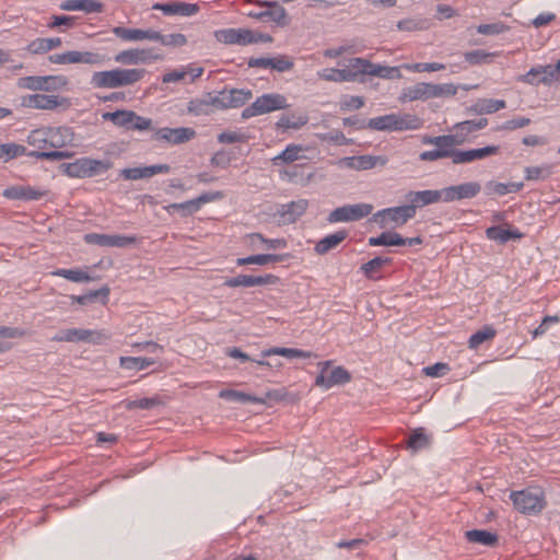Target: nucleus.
Listing matches in <instances>:
<instances>
[{
	"mask_svg": "<svg viewBox=\"0 0 560 560\" xmlns=\"http://www.w3.org/2000/svg\"><path fill=\"white\" fill-rule=\"evenodd\" d=\"M303 151H304V149L300 144H289L280 154L272 158L271 162L275 166H279L283 163H285V164L293 163L303 158L301 155V153Z\"/></svg>",
	"mask_w": 560,
	"mask_h": 560,
	"instance_id": "ea45409f",
	"label": "nucleus"
},
{
	"mask_svg": "<svg viewBox=\"0 0 560 560\" xmlns=\"http://www.w3.org/2000/svg\"><path fill=\"white\" fill-rule=\"evenodd\" d=\"M125 405V408L127 410H133V409H144L149 410L152 409L161 404V399L155 397L150 398H141V399H133V400H125L122 402Z\"/></svg>",
	"mask_w": 560,
	"mask_h": 560,
	"instance_id": "bf43d9fd",
	"label": "nucleus"
},
{
	"mask_svg": "<svg viewBox=\"0 0 560 560\" xmlns=\"http://www.w3.org/2000/svg\"><path fill=\"white\" fill-rule=\"evenodd\" d=\"M420 127V118L410 114H387L371 118L368 121V128L377 131L416 130Z\"/></svg>",
	"mask_w": 560,
	"mask_h": 560,
	"instance_id": "7ed1b4c3",
	"label": "nucleus"
},
{
	"mask_svg": "<svg viewBox=\"0 0 560 560\" xmlns=\"http://www.w3.org/2000/svg\"><path fill=\"white\" fill-rule=\"evenodd\" d=\"M247 237L253 246L259 243L262 245L264 249H283L288 245L284 238H266L260 233H252Z\"/></svg>",
	"mask_w": 560,
	"mask_h": 560,
	"instance_id": "de8ad7c7",
	"label": "nucleus"
},
{
	"mask_svg": "<svg viewBox=\"0 0 560 560\" xmlns=\"http://www.w3.org/2000/svg\"><path fill=\"white\" fill-rule=\"evenodd\" d=\"M43 86L42 91L52 92L65 88L68 84V80L63 75H44L42 77Z\"/></svg>",
	"mask_w": 560,
	"mask_h": 560,
	"instance_id": "e2e57ef3",
	"label": "nucleus"
},
{
	"mask_svg": "<svg viewBox=\"0 0 560 560\" xmlns=\"http://www.w3.org/2000/svg\"><path fill=\"white\" fill-rule=\"evenodd\" d=\"M84 241L88 244H93L102 247H126L135 244L137 241L136 236L128 235H109L101 233H89L84 235Z\"/></svg>",
	"mask_w": 560,
	"mask_h": 560,
	"instance_id": "a211bd4d",
	"label": "nucleus"
},
{
	"mask_svg": "<svg viewBox=\"0 0 560 560\" xmlns=\"http://www.w3.org/2000/svg\"><path fill=\"white\" fill-rule=\"evenodd\" d=\"M284 258L283 255H277V254H258L253 255L244 258H237L236 265L237 266H246V265H267V264H276L282 261Z\"/></svg>",
	"mask_w": 560,
	"mask_h": 560,
	"instance_id": "79ce46f5",
	"label": "nucleus"
},
{
	"mask_svg": "<svg viewBox=\"0 0 560 560\" xmlns=\"http://www.w3.org/2000/svg\"><path fill=\"white\" fill-rule=\"evenodd\" d=\"M348 237V231L340 230L332 234L325 236L319 240L315 245V252L318 255H325L331 249H335L340 243H342Z\"/></svg>",
	"mask_w": 560,
	"mask_h": 560,
	"instance_id": "72a5a7b5",
	"label": "nucleus"
},
{
	"mask_svg": "<svg viewBox=\"0 0 560 560\" xmlns=\"http://www.w3.org/2000/svg\"><path fill=\"white\" fill-rule=\"evenodd\" d=\"M102 338V334L89 329L71 328L60 331L52 337L54 341L58 342H78V341H93L97 342Z\"/></svg>",
	"mask_w": 560,
	"mask_h": 560,
	"instance_id": "b1692460",
	"label": "nucleus"
},
{
	"mask_svg": "<svg viewBox=\"0 0 560 560\" xmlns=\"http://www.w3.org/2000/svg\"><path fill=\"white\" fill-rule=\"evenodd\" d=\"M26 141L31 147L36 149L27 153V156L31 158L47 161H59L63 159H70L73 156V153L69 151H46L47 149L50 148L48 127L32 130L28 133Z\"/></svg>",
	"mask_w": 560,
	"mask_h": 560,
	"instance_id": "f03ea898",
	"label": "nucleus"
},
{
	"mask_svg": "<svg viewBox=\"0 0 560 560\" xmlns=\"http://www.w3.org/2000/svg\"><path fill=\"white\" fill-rule=\"evenodd\" d=\"M373 211L370 203L345 205L334 209L327 220L329 223L359 221Z\"/></svg>",
	"mask_w": 560,
	"mask_h": 560,
	"instance_id": "9d476101",
	"label": "nucleus"
},
{
	"mask_svg": "<svg viewBox=\"0 0 560 560\" xmlns=\"http://www.w3.org/2000/svg\"><path fill=\"white\" fill-rule=\"evenodd\" d=\"M61 44L62 42L59 37L36 38L28 44L27 50L33 55L46 54L55 48L60 47Z\"/></svg>",
	"mask_w": 560,
	"mask_h": 560,
	"instance_id": "58836bf2",
	"label": "nucleus"
},
{
	"mask_svg": "<svg viewBox=\"0 0 560 560\" xmlns=\"http://www.w3.org/2000/svg\"><path fill=\"white\" fill-rule=\"evenodd\" d=\"M510 31V26L503 22H494L490 24H480L477 26V32L481 35L492 36L499 35Z\"/></svg>",
	"mask_w": 560,
	"mask_h": 560,
	"instance_id": "338daca9",
	"label": "nucleus"
},
{
	"mask_svg": "<svg viewBox=\"0 0 560 560\" xmlns=\"http://www.w3.org/2000/svg\"><path fill=\"white\" fill-rule=\"evenodd\" d=\"M171 172L168 164H155L143 167H130L120 171V176L126 180H138L150 178L158 174H167Z\"/></svg>",
	"mask_w": 560,
	"mask_h": 560,
	"instance_id": "412c9836",
	"label": "nucleus"
},
{
	"mask_svg": "<svg viewBox=\"0 0 560 560\" xmlns=\"http://www.w3.org/2000/svg\"><path fill=\"white\" fill-rule=\"evenodd\" d=\"M392 259L388 257H375L361 266L364 276L370 280H378L382 278V269L389 265Z\"/></svg>",
	"mask_w": 560,
	"mask_h": 560,
	"instance_id": "4c0bfd02",
	"label": "nucleus"
},
{
	"mask_svg": "<svg viewBox=\"0 0 560 560\" xmlns=\"http://www.w3.org/2000/svg\"><path fill=\"white\" fill-rule=\"evenodd\" d=\"M152 9L162 11L165 15L191 16L199 12L200 7L197 3L171 1L166 3H154Z\"/></svg>",
	"mask_w": 560,
	"mask_h": 560,
	"instance_id": "5701e85b",
	"label": "nucleus"
},
{
	"mask_svg": "<svg viewBox=\"0 0 560 560\" xmlns=\"http://www.w3.org/2000/svg\"><path fill=\"white\" fill-rule=\"evenodd\" d=\"M369 75L382 79H400L401 73L399 67L382 66L371 62Z\"/></svg>",
	"mask_w": 560,
	"mask_h": 560,
	"instance_id": "5fc2aeb1",
	"label": "nucleus"
},
{
	"mask_svg": "<svg viewBox=\"0 0 560 560\" xmlns=\"http://www.w3.org/2000/svg\"><path fill=\"white\" fill-rule=\"evenodd\" d=\"M278 281V277L273 275H265V276H249V275H240L234 278H229L224 281V285L229 288L236 287H256V285H267L275 284Z\"/></svg>",
	"mask_w": 560,
	"mask_h": 560,
	"instance_id": "393cba45",
	"label": "nucleus"
},
{
	"mask_svg": "<svg viewBox=\"0 0 560 560\" xmlns=\"http://www.w3.org/2000/svg\"><path fill=\"white\" fill-rule=\"evenodd\" d=\"M332 366V361L327 360L317 363L319 373L315 378V386L329 389L337 385H343L351 381V374L343 366Z\"/></svg>",
	"mask_w": 560,
	"mask_h": 560,
	"instance_id": "423d86ee",
	"label": "nucleus"
},
{
	"mask_svg": "<svg viewBox=\"0 0 560 560\" xmlns=\"http://www.w3.org/2000/svg\"><path fill=\"white\" fill-rule=\"evenodd\" d=\"M465 537L469 542L480 544L483 546H494L498 542V535L486 529H471L465 533Z\"/></svg>",
	"mask_w": 560,
	"mask_h": 560,
	"instance_id": "a19ab883",
	"label": "nucleus"
},
{
	"mask_svg": "<svg viewBox=\"0 0 560 560\" xmlns=\"http://www.w3.org/2000/svg\"><path fill=\"white\" fill-rule=\"evenodd\" d=\"M452 138H445V136H424L422 143L428 145H434L435 149L423 151L420 153L419 159L423 162H434L441 159H451L453 162V147L451 145Z\"/></svg>",
	"mask_w": 560,
	"mask_h": 560,
	"instance_id": "6e6552de",
	"label": "nucleus"
},
{
	"mask_svg": "<svg viewBox=\"0 0 560 560\" xmlns=\"http://www.w3.org/2000/svg\"><path fill=\"white\" fill-rule=\"evenodd\" d=\"M428 27V21L422 19H404L397 23V28L404 32L423 31Z\"/></svg>",
	"mask_w": 560,
	"mask_h": 560,
	"instance_id": "0e129e2a",
	"label": "nucleus"
},
{
	"mask_svg": "<svg viewBox=\"0 0 560 560\" xmlns=\"http://www.w3.org/2000/svg\"><path fill=\"white\" fill-rule=\"evenodd\" d=\"M51 275L62 277L72 282H90L93 280L86 271L81 269H57Z\"/></svg>",
	"mask_w": 560,
	"mask_h": 560,
	"instance_id": "864d4df0",
	"label": "nucleus"
},
{
	"mask_svg": "<svg viewBox=\"0 0 560 560\" xmlns=\"http://www.w3.org/2000/svg\"><path fill=\"white\" fill-rule=\"evenodd\" d=\"M558 73H560V59L556 63V67L551 65L533 67L527 73L521 75L518 80L524 83H535L536 80L533 79V77L544 74L540 81H544V84H551V82L557 79Z\"/></svg>",
	"mask_w": 560,
	"mask_h": 560,
	"instance_id": "bb28decb",
	"label": "nucleus"
},
{
	"mask_svg": "<svg viewBox=\"0 0 560 560\" xmlns=\"http://www.w3.org/2000/svg\"><path fill=\"white\" fill-rule=\"evenodd\" d=\"M90 83L94 89H118L116 68L94 72L91 77Z\"/></svg>",
	"mask_w": 560,
	"mask_h": 560,
	"instance_id": "2f4dec72",
	"label": "nucleus"
},
{
	"mask_svg": "<svg viewBox=\"0 0 560 560\" xmlns=\"http://www.w3.org/2000/svg\"><path fill=\"white\" fill-rule=\"evenodd\" d=\"M66 102L57 95L33 94L24 98L23 104L31 108L52 110Z\"/></svg>",
	"mask_w": 560,
	"mask_h": 560,
	"instance_id": "cd10ccee",
	"label": "nucleus"
},
{
	"mask_svg": "<svg viewBox=\"0 0 560 560\" xmlns=\"http://www.w3.org/2000/svg\"><path fill=\"white\" fill-rule=\"evenodd\" d=\"M221 197H222V194L219 191L206 192L195 199H191V200H188L185 202L172 203L166 208V210L167 211L182 210L183 215H188V214H192V213L199 211L202 205L218 200Z\"/></svg>",
	"mask_w": 560,
	"mask_h": 560,
	"instance_id": "4be33fe9",
	"label": "nucleus"
},
{
	"mask_svg": "<svg viewBox=\"0 0 560 560\" xmlns=\"http://www.w3.org/2000/svg\"><path fill=\"white\" fill-rule=\"evenodd\" d=\"M481 190V185L477 182H467L459 185L443 188L444 202H453L463 199L475 198Z\"/></svg>",
	"mask_w": 560,
	"mask_h": 560,
	"instance_id": "6ab92c4d",
	"label": "nucleus"
},
{
	"mask_svg": "<svg viewBox=\"0 0 560 560\" xmlns=\"http://www.w3.org/2000/svg\"><path fill=\"white\" fill-rule=\"evenodd\" d=\"M118 86H129L140 82L147 74L143 68H116Z\"/></svg>",
	"mask_w": 560,
	"mask_h": 560,
	"instance_id": "473e14b6",
	"label": "nucleus"
},
{
	"mask_svg": "<svg viewBox=\"0 0 560 560\" xmlns=\"http://www.w3.org/2000/svg\"><path fill=\"white\" fill-rule=\"evenodd\" d=\"M289 106L288 98L284 95L280 93H266L243 109L242 118L248 119L276 110L287 109Z\"/></svg>",
	"mask_w": 560,
	"mask_h": 560,
	"instance_id": "39448f33",
	"label": "nucleus"
},
{
	"mask_svg": "<svg viewBox=\"0 0 560 560\" xmlns=\"http://www.w3.org/2000/svg\"><path fill=\"white\" fill-rule=\"evenodd\" d=\"M50 148L60 149L73 140V133L69 127H48Z\"/></svg>",
	"mask_w": 560,
	"mask_h": 560,
	"instance_id": "e433bc0d",
	"label": "nucleus"
},
{
	"mask_svg": "<svg viewBox=\"0 0 560 560\" xmlns=\"http://www.w3.org/2000/svg\"><path fill=\"white\" fill-rule=\"evenodd\" d=\"M131 114L132 110L119 109L113 113H106L103 117L105 120H110L116 126L130 129Z\"/></svg>",
	"mask_w": 560,
	"mask_h": 560,
	"instance_id": "13d9d810",
	"label": "nucleus"
},
{
	"mask_svg": "<svg viewBox=\"0 0 560 560\" xmlns=\"http://www.w3.org/2000/svg\"><path fill=\"white\" fill-rule=\"evenodd\" d=\"M196 137V131L190 127L178 128H160L155 132V140L166 141L171 144H182L192 140Z\"/></svg>",
	"mask_w": 560,
	"mask_h": 560,
	"instance_id": "aec40b11",
	"label": "nucleus"
},
{
	"mask_svg": "<svg viewBox=\"0 0 560 560\" xmlns=\"http://www.w3.org/2000/svg\"><path fill=\"white\" fill-rule=\"evenodd\" d=\"M432 83H417L410 88L405 93V96L409 98V101H417V100H430L432 98Z\"/></svg>",
	"mask_w": 560,
	"mask_h": 560,
	"instance_id": "8fccbe9b",
	"label": "nucleus"
},
{
	"mask_svg": "<svg viewBox=\"0 0 560 560\" xmlns=\"http://www.w3.org/2000/svg\"><path fill=\"white\" fill-rule=\"evenodd\" d=\"M260 8H266L261 12H248L247 15L261 21H271L279 26L289 24V16L283 7L276 1H256Z\"/></svg>",
	"mask_w": 560,
	"mask_h": 560,
	"instance_id": "2eb2a0df",
	"label": "nucleus"
},
{
	"mask_svg": "<svg viewBox=\"0 0 560 560\" xmlns=\"http://www.w3.org/2000/svg\"><path fill=\"white\" fill-rule=\"evenodd\" d=\"M308 207V201L305 199H299L291 201L287 205H282L278 210L280 222L282 224L294 223L300 217H302Z\"/></svg>",
	"mask_w": 560,
	"mask_h": 560,
	"instance_id": "a878e982",
	"label": "nucleus"
},
{
	"mask_svg": "<svg viewBox=\"0 0 560 560\" xmlns=\"http://www.w3.org/2000/svg\"><path fill=\"white\" fill-rule=\"evenodd\" d=\"M506 107V103L503 100H491L483 98L479 100L476 104V109L479 113L492 114Z\"/></svg>",
	"mask_w": 560,
	"mask_h": 560,
	"instance_id": "680f3d73",
	"label": "nucleus"
},
{
	"mask_svg": "<svg viewBox=\"0 0 560 560\" xmlns=\"http://www.w3.org/2000/svg\"><path fill=\"white\" fill-rule=\"evenodd\" d=\"M522 183L504 184L491 180L486 184V191L487 195L504 196L510 192H517L522 189Z\"/></svg>",
	"mask_w": 560,
	"mask_h": 560,
	"instance_id": "49530a36",
	"label": "nucleus"
},
{
	"mask_svg": "<svg viewBox=\"0 0 560 560\" xmlns=\"http://www.w3.org/2000/svg\"><path fill=\"white\" fill-rule=\"evenodd\" d=\"M388 163L385 155H357L346 156L337 162L339 167H347L354 171H368L375 167H384Z\"/></svg>",
	"mask_w": 560,
	"mask_h": 560,
	"instance_id": "4468645a",
	"label": "nucleus"
},
{
	"mask_svg": "<svg viewBox=\"0 0 560 560\" xmlns=\"http://www.w3.org/2000/svg\"><path fill=\"white\" fill-rule=\"evenodd\" d=\"M109 292V288L107 285H104L100 290L90 291L89 293L83 295H72L71 300L84 305L94 302L98 298H102V303L105 305L108 302Z\"/></svg>",
	"mask_w": 560,
	"mask_h": 560,
	"instance_id": "603ef678",
	"label": "nucleus"
},
{
	"mask_svg": "<svg viewBox=\"0 0 560 560\" xmlns=\"http://www.w3.org/2000/svg\"><path fill=\"white\" fill-rule=\"evenodd\" d=\"M370 246H404V237L396 232H383L369 238Z\"/></svg>",
	"mask_w": 560,
	"mask_h": 560,
	"instance_id": "a18cd8bd",
	"label": "nucleus"
},
{
	"mask_svg": "<svg viewBox=\"0 0 560 560\" xmlns=\"http://www.w3.org/2000/svg\"><path fill=\"white\" fill-rule=\"evenodd\" d=\"M308 122V116L304 113H290L280 116L276 122V128L282 131L287 130H300Z\"/></svg>",
	"mask_w": 560,
	"mask_h": 560,
	"instance_id": "7c9ffc66",
	"label": "nucleus"
},
{
	"mask_svg": "<svg viewBox=\"0 0 560 560\" xmlns=\"http://www.w3.org/2000/svg\"><path fill=\"white\" fill-rule=\"evenodd\" d=\"M371 68V61L365 58H351L349 60V65L346 69V72L350 74V82L357 81L360 74H369Z\"/></svg>",
	"mask_w": 560,
	"mask_h": 560,
	"instance_id": "c03bdc74",
	"label": "nucleus"
},
{
	"mask_svg": "<svg viewBox=\"0 0 560 560\" xmlns=\"http://www.w3.org/2000/svg\"><path fill=\"white\" fill-rule=\"evenodd\" d=\"M415 215L416 210H413L412 207H409V205H406L380 210L373 215V220L384 228L388 223L402 225Z\"/></svg>",
	"mask_w": 560,
	"mask_h": 560,
	"instance_id": "ddd939ff",
	"label": "nucleus"
},
{
	"mask_svg": "<svg viewBox=\"0 0 560 560\" xmlns=\"http://www.w3.org/2000/svg\"><path fill=\"white\" fill-rule=\"evenodd\" d=\"M510 499L514 508L525 515H537L546 508V495L540 487H527L520 491H512Z\"/></svg>",
	"mask_w": 560,
	"mask_h": 560,
	"instance_id": "f257e3e1",
	"label": "nucleus"
},
{
	"mask_svg": "<svg viewBox=\"0 0 560 560\" xmlns=\"http://www.w3.org/2000/svg\"><path fill=\"white\" fill-rule=\"evenodd\" d=\"M113 34L124 42H141L142 30L140 28H127L122 26H115L112 30Z\"/></svg>",
	"mask_w": 560,
	"mask_h": 560,
	"instance_id": "052dcab7",
	"label": "nucleus"
},
{
	"mask_svg": "<svg viewBox=\"0 0 560 560\" xmlns=\"http://www.w3.org/2000/svg\"><path fill=\"white\" fill-rule=\"evenodd\" d=\"M486 235L489 240L505 244L510 240H521L524 234L518 229H504L500 225L490 226L486 230Z\"/></svg>",
	"mask_w": 560,
	"mask_h": 560,
	"instance_id": "f704fd0d",
	"label": "nucleus"
},
{
	"mask_svg": "<svg viewBox=\"0 0 560 560\" xmlns=\"http://www.w3.org/2000/svg\"><path fill=\"white\" fill-rule=\"evenodd\" d=\"M3 159L5 161L16 159L22 155H27V150L24 145L18 143L2 144Z\"/></svg>",
	"mask_w": 560,
	"mask_h": 560,
	"instance_id": "774afa93",
	"label": "nucleus"
},
{
	"mask_svg": "<svg viewBox=\"0 0 560 560\" xmlns=\"http://www.w3.org/2000/svg\"><path fill=\"white\" fill-rule=\"evenodd\" d=\"M212 98L213 95L209 94L208 97L203 100H191L188 104V112L196 116L208 115L211 107H213Z\"/></svg>",
	"mask_w": 560,
	"mask_h": 560,
	"instance_id": "4d7b16f0",
	"label": "nucleus"
},
{
	"mask_svg": "<svg viewBox=\"0 0 560 560\" xmlns=\"http://www.w3.org/2000/svg\"><path fill=\"white\" fill-rule=\"evenodd\" d=\"M49 61L56 65L85 63L92 66L103 65L105 57L98 52L70 50L49 56Z\"/></svg>",
	"mask_w": 560,
	"mask_h": 560,
	"instance_id": "1a4fd4ad",
	"label": "nucleus"
},
{
	"mask_svg": "<svg viewBox=\"0 0 560 560\" xmlns=\"http://www.w3.org/2000/svg\"><path fill=\"white\" fill-rule=\"evenodd\" d=\"M120 366L127 370H144L155 363L151 358L121 357Z\"/></svg>",
	"mask_w": 560,
	"mask_h": 560,
	"instance_id": "6e6d98bb",
	"label": "nucleus"
},
{
	"mask_svg": "<svg viewBox=\"0 0 560 560\" xmlns=\"http://www.w3.org/2000/svg\"><path fill=\"white\" fill-rule=\"evenodd\" d=\"M488 125V120L486 118H480L476 120H465L458 122L454 126V133L444 135L445 138H452L450 143L453 148L464 144L467 141V138L470 133L483 129Z\"/></svg>",
	"mask_w": 560,
	"mask_h": 560,
	"instance_id": "f3484780",
	"label": "nucleus"
},
{
	"mask_svg": "<svg viewBox=\"0 0 560 560\" xmlns=\"http://www.w3.org/2000/svg\"><path fill=\"white\" fill-rule=\"evenodd\" d=\"M552 173V166H528L525 168V177L527 180L546 179Z\"/></svg>",
	"mask_w": 560,
	"mask_h": 560,
	"instance_id": "69168bd1",
	"label": "nucleus"
},
{
	"mask_svg": "<svg viewBox=\"0 0 560 560\" xmlns=\"http://www.w3.org/2000/svg\"><path fill=\"white\" fill-rule=\"evenodd\" d=\"M317 78L319 80L326 81V82H335V83H342V82H350L351 77L349 73L346 72V69H336V68H324L319 71H317Z\"/></svg>",
	"mask_w": 560,
	"mask_h": 560,
	"instance_id": "09e8293b",
	"label": "nucleus"
},
{
	"mask_svg": "<svg viewBox=\"0 0 560 560\" xmlns=\"http://www.w3.org/2000/svg\"><path fill=\"white\" fill-rule=\"evenodd\" d=\"M431 444V438L425 434L423 428H418L412 431L407 441V447L413 453L429 447Z\"/></svg>",
	"mask_w": 560,
	"mask_h": 560,
	"instance_id": "37998d69",
	"label": "nucleus"
},
{
	"mask_svg": "<svg viewBox=\"0 0 560 560\" xmlns=\"http://www.w3.org/2000/svg\"><path fill=\"white\" fill-rule=\"evenodd\" d=\"M214 37L218 42L226 45L246 46L258 42H270L271 37L254 33L247 28H224L215 31Z\"/></svg>",
	"mask_w": 560,
	"mask_h": 560,
	"instance_id": "0eeeda50",
	"label": "nucleus"
},
{
	"mask_svg": "<svg viewBox=\"0 0 560 560\" xmlns=\"http://www.w3.org/2000/svg\"><path fill=\"white\" fill-rule=\"evenodd\" d=\"M281 355L284 358H317L316 353L295 348L271 347L261 351V357Z\"/></svg>",
	"mask_w": 560,
	"mask_h": 560,
	"instance_id": "c9c22d12",
	"label": "nucleus"
},
{
	"mask_svg": "<svg viewBox=\"0 0 560 560\" xmlns=\"http://www.w3.org/2000/svg\"><path fill=\"white\" fill-rule=\"evenodd\" d=\"M163 56L154 48H130L119 51L114 60L117 63L133 66L147 65L155 60H162Z\"/></svg>",
	"mask_w": 560,
	"mask_h": 560,
	"instance_id": "9b49d317",
	"label": "nucleus"
},
{
	"mask_svg": "<svg viewBox=\"0 0 560 560\" xmlns=\"http://www.w3.org/2000/svg\"><path fill=\"white\" fill-rule=\"evenodd\" d=\"M253 94L250 90L231 89L223 90L213 95V107L218 109L237 108L246 104Z\"/></svg>",
	"mask_w": 560,
	"mask_h": 560,
	"instance_id": "f8f14e48",
	"label": "nucleus"
},
{
	"mask_svg": "<svg viewBox=\"0 0 560 560\" xmlns=\"http://www.w3.org/2000/svg\"><path fill=\"white\" fill-rule=\"evenodd\" d=\"M495 335L497 330L492 326L486 325L469 337L468 346L470 349H477L485 341L492 340Z\"/></svg>",
	"mask_w": 560,
	"mask_h": 560,
	"instance_id": "3c124183",
	"label": "nucleus"
},
{
	"mask_svg": "<svg viewBox=\"0 0 560 560\" xmlns=\"http://www.w3.org/2000/svg\"><path fill=\"white\" fill-rule=\"evenodd\" d=\"M113 167L110 160H97L92 158H80L71 163H63L61 170L63 174L71 178L94 177L107 172Z\"/></svg>",
	"mask_w": 560,
	"mask_h": 560,
	"instance_id": "20e7f679",
	"label": "nucleus"
},
{
	"mask_svg": "<svg viewBox=\"0 0 560 560\" xmlns=\"http://www.w3.org/2000/svg\"><path fill=\"white\" fill-rule=\"evenodd\" d=\"M499 145H487L483 148L460 150L453 148V164H469L475 161L485 160L487 158L499 154Z\"/></svg>",
	"mask_w": 560,
	"mask_h": 560,
	"instance_id": "dca6fc26",
	"label": "nucleus"
},
{
	"mask_svg": "<svg viewBox=\"0 0 560 560\" xmlns=\"http://www.w3.org/2000/svg\"><path fill=\"white\" fill-rule=\"evenodd\" d=\"M407 198L410 201L409 207H412L413 210L440 201L444 202L443 189L410 191Z\"/></svg>",
	"mask_w": 560,
	"mask_h": 560,
	"instance_id": "c85d7f7f",
	"label": "nucleus"
},
{
	"mask_svg": "<svg viewBox=\"0 0 560 560\" xmlns=\"http://www.w3.org/2000/svg\"><path fill=\"white\" fill-rule=\"evenodd\" d=\"M60 9L65 11H83L85 13H101L104 4L96 0H66L61 2Z\"/></svg>",
	"mask_w": 560,
	"mask_h": 560,
	"instance_id": "c756f323",
	"label": "nucleus"
}]
</instances>
